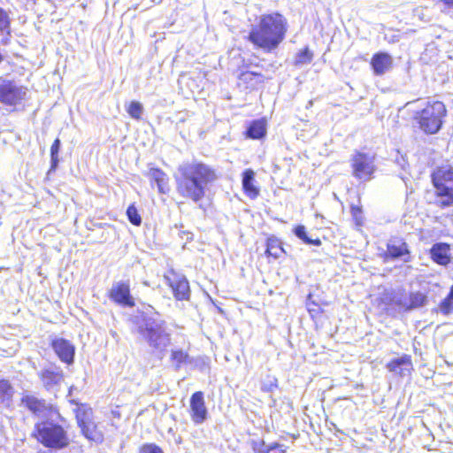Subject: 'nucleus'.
Returning a JSON list of instances; mask_svg holds the SVG:
<instances>
[{
	"mask_svg": "<svg viewBox=\"0 0 453 453\" xmlns=\"http://www.w3.org/2000/svg\"><path fill=\"white\" fill-rule=\"evenodd\" d=\"M50 346L62 362L67 365L73 364L75 347L70 341L64 338H56L51 341Z\"/></svg>",
	"mask_w": 453,
	"mask_h": 453,
	"instance_id": "f8f14e48",
	"label": "nucleus"
},
{
	"mask_svg": "<svg viewBox=\"0 0 453 453\" xmlns=\"http://www.w3.org/2000/svg\"><path fill=\"white\" fill-rule=\"evenodd\" d=\"M170 360L176 369H180L183 365L188 363L189 355L182 349H173L171 351Z\"/></svg>",
	"mask_w": 453,
	"mask_h": 453,
	"instance_id": "cd10ccee",
	"label": "nucleus"
},
{
	"mask_svg": "<svg viewBox=\"0 0 453 453\" xmlns=\"http://www.w3.org/2000/svg\"><path fill=\"white\" fill-rule=\"evenodd\" d=\"M278 388V379L274 375L268 374L261 382V391L264 393L273 392Z\"/></svg>",
	"mask_w": 453,
	"mask_h": 453,
	"instance_id": "72a5a7b5",
	"label": "nucleus"
},
{
	"mask_svg": "<svg viewBox=\"0 0 453 453\" xmlns=\"http://www.w3.org/2000/svg\"><path fill=\"white\" fill-rule=\"evenodd\" d=\"M313 52L310 50L308 46L303 48L296 54L295 65H301L304 64H309L312 61Z\"/></svg>",
	"mask_w": 453,
	"mask_h": 453,
	"instance_id": "2f4dec72",
	"label": "nucleus"
},
{
	"mask_svg": "<svg viewBox=\"0 0 453 453\" xmlns=\"http://www.w3.org/2000/svg\"><path fill=\"white\" fill-rule=\"evenodd\" d=\"M288 31L287 18L279 12L264 13L257 19L247 36V40L255 48L265 52H271L277 49L285 40Z\"/></svg>",
	"mask_w": 453,
	"mask_h": 453,
	"instance_id": "f03ea898",
	"label": "nucleus"
},
{
	"mask_svg": "<svg viewBox=\"0 0 453 453\" xmlns=\"http://www.w3.org/2000/svg\"><path fill=\"white\" fill-rule=\"evenodd\" d=\"M13 389L9 380H0V403H4L12 398Z\"/></svg>",
	"mask_w": 453,
	"mask_h": 453,
	"instance_id": "473e14b6",
	"label": "nucleus"
},
{
	"mask_svg": "<svg viewBox=\"0 0 453 453\" xmlns=\"http://www.w3.org/2000/svg\"><path fill=\"white\" fill-rule=\"evenodd\" d=\"M294 233L303 242H305V240L309 238V236L306 234V228L303 225L296 226L294 228Z\"/></svg>",
	"mask_w": 453,
	"mask_h": 453,
	"instance_id": "ea45409f",
	"label": "nucleus"
},
{
	"mask_svg": "<svg viewBox=\"0 0 453 453\" xmlns=\"http://www.w3.org/2000/svg\"><path fill=\"white\" fill-rule=\"evenodd\" d=\"M39 377L43 385L50 388L58 384L63 380L64 375L58 369H44L40 372Z\"/></svg>",
	"mask_w": 453,
	"mask_h": 453,
	"instance_id": "a878e982",
	"label": "nucleus"
},
{
	"mask_svg": "<svg viewBox=\"0 0 453 453\" xmlns=\"http://www.w3.org/2000/svg\"><path fill=\"white\" fill-rule=\"evenodd\" d=\"M392 301H393V297L391 296H388L380 299V303H384V304H390L392 303Z\"/></svg>",
	"mask_w": 453,
	"mask_h": 453,
	"instance_id": "37998d69",
	"label": "nucleus"
},
{
	"mask_svg": "<svg viewBox=\"0 0 453 453\" xmlns=\"http://www.w3.org/2000/svg\"><path fill=\"white\" fill-rule=\"evenodd\" d=\"M71 403L76 405L73 412L78 426L93 419V409L88 403H80L74 401Z\"/></svg>",
	"mask_w": 453,
	"mask_h": 453,
	"instance_id": "b1692460",
	"label": "nucleus"
},
{
	"mask_svg": "<svg viewBox=\"0 0 453 453\" xmlns=\"http://www.w3.org/2000/svg\"><path fill=\"white\" fill-rule=\"evenodd\" d=\"M11 35L10 18L7 12L0 8V37L3 44H7Z\"/></svg>",
	"mask_w": 453,
	"mask_h": 453,
	"instance_id": "bb28decb",
	"label": "nucleus"
},
{
	"mask_svg": "<svg viewBox=\"0 0 453 453\" xmlns=\"http://www.w3.org/2000/svg\"><path fill=\"white\" fill-rule=\"evenodd\" d=\"M375 159L374 154L356 150L350 158L352 176L361 182L372 180L377 170Z\"/></svg>",
	"mask_w": 453,
	"mask_h": 453,
	"instance_id": "0eeeda50",
	"label": "nucleus"
},
{
	"mask_svg": "<svg viewBox=\"0 0 453 453\" xmlns=\"http://www.w3.org/2000/svg\"><path fill=\"white\" fill-rule=\"evenodd\" d=\"M127 217L129 222L135 226H139L142 224V217L135 207L134 203H131L127 209Z\"/></svg>",
	"mask_w": 453,
	"mask_h": 453,
	"instance_id": "c9c22d12",
	"label": "nucleus"
},
{
	"mask_svg": "<svg viewBox=\"0 0 453 453\" xmlns=\"http://www.w3.org/2000/svg\"><path fill=\"white\" fill-rule=\"evenodd\" d=\"M190 418L195 424L203 423L208 417V410L203 391H196L190 396Z\"/></svg>",
	"mask_w": 453,
	"mask_h": 453,
	"instance_id": "9b49d317",
	"label": "nucleus"
},
{
	"mask_svg": "<svg viewBox=\"0 0 453 453\" xmlns=\"http://www.w3.org/2000/svg\"><path fill=\"white\" fill-rule=\"evenodd\" d=\"M440 311L444 315L453 312V285L449 288L447 296L439 303Z\"/></svg>",
	"mask_w": 453,
	"mask_h": 453,
	"instance_id": "c756f323",
	"label": "nucleus"
},
{
	"mask_svg": "<svg viewBox=\"0 0 453 453\" xmlns=\"http://www.w3.org/2000/svg\"><path fill=\"white\" fill-rule=\"evenodd\" d=\"M81 434L89 441L100 443L104 441V434L97 424L92 419L78 426Z\"/></svg>",
	"mask_w": 453,
	"mask_h": 453,
	"instance_id": "4be33fe9",
	"label": "nucleus"
},
{
	"mask_svg": "<svg viewBox=\"0 0 453 453\" xmlns=\"http://www.w3.org/2000/svg\"><path fill=\"white\" fill-rule=\"evenodd\" d=\"M387 369L400 377L411 375L413 368L412 357L411 355L403 354L400 357L389 360L386 365Z\"/></svg>",
	"mask_w": 453,
	"mask_h": 453,
	"instance_id": "ddd939ff",
	"label": "nucleus"
},
{
	"mask_svg": "<svg viewBox=\"0 0 453 453\" xmlns=\"http://www.w3.org/2000/svg\"><path fill=\"white\" fill-rule=\"evenodd\" d=\"M218 179L216 170L199 160L185 162L174 175L177 195L186 202L200 203L206 196V189Z\"/></svg>",
	"mask_w": 453,
	"mask_h": 453,
	"instance_id": "f257e3e1",
	"label": "nucleus"
},
{
	"mask_svg": "<svg viewBox=\"0 0 453 453\" xmlns=\"http://www.w3.org/2000/svg\"><path fill=\"white\" fill-rule=\"evenodd\" d=\"M164 280L170 288L173 298L180 302H189L191 299V288L188 278L173 268H169L164 273Z\"/></svg>",
	"mask_w": 453,
	"mask_h": 453,
	"instance_id": "6e6552de",
	"label": "nucleus"
},
{
	"mask_svg": "<svg viewBox=\"0 0 453 453\" xmlns=\"http://www.w3.org/2000/svg\"><path fill=\"white\" fill-rule=\"evenodd\" d=\"M151 184H156L159 194H168L170 192L169 177L161 168L150 167L148 172Z\"/></svg>",
	"mask_w": 453,
	"mask_h": 453,
	"instance_id": "a211bd4d",
	"label": "nucleus"
},
{
	"mask_svg": "<svg viewBox=\"0 0 453 453\" xmlns=\"http://www.w3.org/2000/svg\"><path fill=\"white\" fill-rule=\"evenodd\" d=\"M30 411L41 418L52 415L60 416L57 406L36 398H30Z\"/></svg>",
	"mask_w": 453,
	"mask_h": 453,
	"instance_id": "aec40b11",
	"label": "nucleus"
},
{
	"mask_svg": "<svg viewBox=\"0 0 453 453\" xmlns=\"http://www.w3.org/2000/svg\"><path fill=\"white\" fill-rule=\"evenodd\" d=\"M410 254L407 242L402 238H395L387 243V250L382 257L384 260H388L400 258Z\"/></svg>",
	"mask_w": 453,
	"mask_h": 453,
	"instance_id": "dca6fc26",
	"label": "nucleus"
},
{
	"mask_svg": "<svg viewBox=\"0 0 453 453\" xmlns=\"http://www.w3.org/2000/svg\"><path fill=\"white\" fill-rule=\"evenodd\" d=\"M251 449L253 453H285V449L282 445L278 442H273L270 445H266L265 441H252Z\"/></svg>",
	"mask_w": 453,
	"mask_h": 453,
	"instance_id": "393cba45",
	"label": "nucleus"
},
{
	"mask_svg": "<svg viewBox=\"0 0 453 453\" xmlns=\"http://www.w3.org/2000/svg\"><path fill=\"white\" fill-rule=\"evenodd\" d=\"M440 2L443 4L445 9H453V0H440Z\"/></svg>",
	"mask_w": 453,
	"mask_h": 453,
	"instance_id": "79ce46f5",
	"label": "nucleus"
},
{
	"mask_svg": "<svg viewBox=\"0 0 453 453\" xmlns=\"http://www.w3.org/2000/svg\"><path fill=\"white\" fill-rule=\"evenodd\" d=\"M349 211L357 228L364 226L365 223V217L364 214L363 206L361 204H350Z\"/></svg>",
	"mask_w": 453,
	"mask_h": 453,
	"instance_id": "c85d7f7f",
	"label": "nucleus"
},
{
	"mask_svg": "<svg viewBox=\"0 0 453 453\" xmlns=\"http://www.w3.org/2000/svg\"><path fill=\"white\" fill-rule=\"evenodd\" d=\"M242 187L246 196L256 199L260 194V188L256 185L255 172L251 168L245 169L242 173Z\"/></svg>",
	"mask_w": 453,
	"mask_h": 453,
	"instance_id": "6ab92c4d",
	"label": "nucleus"
},
{
	"mask_svg": "<svg viewBox=\"0 0 453 453\" xmlns=\"http://www.w3.org/2000/svg\"><path fill=\"white\" fill-rule=\"evenodd\" d=\"M448 115L446 104L441 100L427 101L425 107L416 111L414 119L426 134H435L443 127Z\"/></svg>",
	"mask_w": 453,
	"mask_h": 453,
	"instance_id": "39448f33",
	"label": "nucleus"
},
{
	"mask_svg": "<svg viewBox=\"0 0 453 453\" xmlns=\"http://www.w3.org/2000/svg\"><path fill=\"white\" fill-rule=\"evenodd\" d=\"M426 303V296L420 292L410 294L409 309H414L423 306Z\"/></svg>",
	"mask_w": 453,
	"mask_h": 453,
	"instance_id": "e433bc0d",
	"label": "nucleus"
},
{
	"mask_svg": "<svg viewBox=\"0 0 453 453\" xmlns=\"http://www.w3.org/2000/svg\"><path fill=\"white\" fill-rule=\"evenodd\" d=\"M112 414L116 417H119V412H115V411H112Z\"/></svg>",
	"mask_w": 453,
	"mask_h": 453,
	"instance_id": "c03bdc74",
	"label": "nucleus"
},
{
	"mask_svg": "<svg viewBox=\"0 0 453 453\" xmlns=\"http://www.w3.org/2000/svg\"><path fill=\"white\" fill-rule=\"evenodd\" d=\"M306 307L311 318L315 322L321 320V319L324 316V310L319 303L314 301H308L306 303Z\"/></svg>",
	"mask_w": 453,
	"mask_h": 453,
	"instance_id": "7c9ffc66",
	"label": "nucleus"
},
{
	"mask_svg": "<svg viewBox=\"0 0 453 453\" xmlns=\"http://www.w3.org/2000/svg\"><path fill=\"white\" fill-rule=\"evenodd\" d=\"M267 133V122L265 118L250 121L244 132V137L251 140H260L265 137Z\"/></svg>",
	"mask_w": 453,
	"mask_h": 453,
	"instance_id": "412c9836",
	"label": "nucleus"
},
{
	"mask_svg": "<svg viewBox=\"0 0 453 453\" xmlns=\"http://www.w3.org/2000/svg\"><path fill=\"white\" fill-rule=\"evenodd\" d=\"M26 96V90L17 86L12 81H0V102L8 106L19 104Z\"/></svg>",
	"mask_w": 453,
	"mask_h": 453,
	"instance_id": "9d476101",
	"label": "nucleus"
},
{
	"mask_svg": "<svg viewBox=\"0 0 453 453\" xmlns=\"http://www.w3.org/2000/svg\"><path fill=\"white\" fill-rule=\"evenodd\" d=\"M142 111V104L138 101H131L127 106V112L128 115L136 120L141 119Z\"/></svg>",
	"mask_w": 453,
	"mask_h": 453,
	"instance_id": "f704fd0d",
	"label": "nucleus"
},
{
	"mask_svg": "<svg viewBox=\"0 0 453 453\" xmlns=\"http://www.w3.org/2000/svg\"><path fill=\"white\" fill-rule=\"evenodd\" d=\"M431 259L439 265L447 266L451 262L450 245L447 242H437L430 249Z\"/></svg>",
	"mask_w": 453,
	"mask_h": 453,
	"instance_id": "f3484780",
	"label": "nucleus"
},
{
	"mask_svg": "<svg viewBox=\"0 0 453 453\" xmlns=\"http://www.w3.org/2000/svg\"><path fill=\"white\" fill-rule=\"evenodd\" d=\"M107 297L115 304L121 307L133 308L135 306V300L131 294L129 280L115 282L108 290Z\"/></svg>",
	"mask_w": 453,
	"mask_h": 453,
	"instance_id": "1a4fd4ad",
	"label": "nucleus"
},
{
	"mask_svg": "<svg viewBox=\"0 0 453 453\" xmlns=\"http://www.w3.org/2000/svg\"><path fill=\"white\" fill-rule=\"evenodd\" d=\"M283 253L285 250L279 238L273 235L266 238L265 254L268 258L278 259Z\"/></svg>",
	"mask_w": 453,
	"mask_h": 453,
	"instance_id": "5701e85b",
	"label": "nucleus"
},
{
	"mask_svg": "<svg viewBox=\"0 0 453 453\" xmlns=\"http://www.w3.org/2000/svg\"><path fill=\"white\" fill-rule=\"evenodd\" d=\"M60 145H61L60 140L58 138H56L50 146V162H51L50 168L53 170L56 169V167L58 164V161H59L58 152L60 150Z\"/></svg>",
	"mask_w": 453,
	"mask_h": 453,
	"instance_id": "4c0bfd02",
	"label": "nucleus"
},
{
	"mask_svg": "<svg viewBox=\"0 0 453 453\" xmlns=\"http://www.w3.org/2000/svg\"><path fill=\"white\" fill-rule=\"evenodd\" d=\"M31 435L38 443L48 449H63L71 444L66 428L48 419L36 422Z\"/></svg>",
	"mask_w": 453,
	"mask_h": 453,
	"instance_id": "7ed1b4c3",
	"label": "nucleus"
},
{
	"mask_svg": "<svg viewBox=\"0 0 453 453\" xmlns=\"http://www.w3.org/2000/svg\"><path fill=\"white\" fill-rule=\"evenodd\" d=\"M430 180L434 189V205L441 210L453 207V166H436L430 173Z\"/></svg>",
	"mask_w": 453,
	"mask_h": 453,
	"instance_id": "20e7f679",
	"label": "nucleus"
},
{
	"mask_svg": "<svg viewBox=\"0 0 453 453\" xmlns=\"http://www.w3.org/2000/svg\"><path fill=\"white\" fill-rule=\"evenodd\" d=\"M139 453H164V451L154 443H145L140 447Z\"/></svg>",
	"mask_w": 453,
	"mask_h": 453,
	"instance_id": "58836bf2",
	"label": "nucleus"
},
{
	"mask_svg": "<svg viewBox=\"0 0 453 453\" xmlns=\"http://www.w3.org/2000/svg\"><path fill=\"white\" fill-rule=\"evenodd\" d=\"M304 243L314 245V246H320L322 242H321V240L319 238L311 239L309 237L307 240H305Z\"/></svg>",
	"mask_w": 453,
	"mask_h": 453,
	"instance_id": "a19ab883",
	"label": "nucleus"
},
{
	"mask_svg": "<svg viewBox=\"0 0 453 453\" xmlns=\"http://www.w3.org/2000/svg\"><path fill=\"white\" fill-rule=\"evenodd\" d=\"M370 65L373 74L381 76L392 68L393 59L388 52L379 51L372 56Z\"/></svg>",
	"mask_w": 453,
	"mask_h": 453,
	"instance_id": "2eb2a0df",
	"label": "nucleus"
},
{
	"mask_svg": "<svg viewBox=\"0 0 453 453\" xmlns=\"http://www.w3.org/2000/svg\"><path fill=\"white\" fill-rule=\"evenodd\" d=\"M137 331L153 349L165 350L171 344V333L165 320L146 319Z\"/></svg>",
	"mask_w": 453,
	"mask_h": 453,
	"instance_id": "423d86ee",
	"label": "nucleus"
},
{
	"mask_svg": "<svg viewBox=\"0 0 453 453\" xmlns=\"http://www.w3.org/2000/svg\"><path fill=\"white\" fill-rule=\"evenodd\" d=\"M237 79L238 86L250 92L257 89L266 81L263 73L252 71L241 72Z\"/></svg>",
	"mask_w": 453,
	"mask_h": 453,
	"instance_id": "4468645a",
	"label": "nucleus"
}]
</instances>
